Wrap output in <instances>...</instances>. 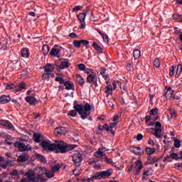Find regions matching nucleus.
Wrapping results in <instances>:
<instances>
[{"mask_svg":"<svg viewBox=\"0 0 182 182\" xmlns=\"http://www.w3.org/2000/svg\"><path fill=\"white\" fill-rule=\"evenodd\" d=\"M169 114H171L172 119H176L177 117V113L174 109H169Z\"/></svg>","mask_w":182,"mask_h":182,"instance_id":"c9c22d12","label":"nucleus"},{"mask_svg":"<svg viewBox=\"0 0 182 182\" xmlns=\"http://www.w3.org/2000/svg\"><path fill=\"white\" fill-rule=\"evenodd\" d=\"M154 66L156 68H160V60L159 58H156L154 60Z\"/></svg>","mask_w":182,"mask_h":182,"instance_id":"79ce46f5","label":"nucleus"},{"mask_svg":"<svg viewBox=\"0 0 182 182\" xmlns=\"http://www.w3.org/2000/svg\"><path fill=\"white\" fill-rule=\"evenodd\" d=\"M11 102V97L9 95H1L0 97V103L1 105H5L6 103H9Z\"/></svg>","mask_w":182,"mask_h":182,"instance_id":"4468645a","label":"nucleus"},{"mask_svg":"<svg viewBox=\"0 0 182 182\" xmlns=\"http://www.w3.org/2000/svg\"><path fill=\"white\" fill-rule=\"evenodd\" d=\"M69 68V60L65 59L60 65V69H66Z\"/></svg>","mask_w":182,"mask_h":182,"instance_id":"4be33fe9","label":"nucleus"},{"mask_svg":"<svg viewBox=\"0 0 182 182\" xmlns=\"http://www.w3.org/2000/svg\"><path fill=\"white\" fill-rule=\"evenodd\" d=\"M51 170L53 172L56 173V171H59L60 170V165L55 164L51 167Z\"/></svg>","mask_w":182,"mask_h":182,"instance_id":"e433bc0d","label":"nucleus"},{"mask_svg":"<svg viewBox=\"0 0 182 182\" xmlns=\"http://www.w3.org/2000/svg\"><path fill=\"white\" fill-rule=\"evenodd\" d=\"M36 159L41 163H43V164H46V158L43 155H41V154H37L36 155Z\"/></svg>","mask_w":182,"mask_h":182,"instance_id":"a211bd4d","label":"nucleus"},{"mask_svg":"<svg viewBox=\"0 0 182 182\" xmlns=\"http://www.w3.org/2000/svg\"><path fill=\"white\" fill-rule=\"evenodd\" d=\"M92 47L97 50V52H99V53H103V49L100 46H98L96 42H93Z\"/></svg>","mask_w":182,"mask_h":182,"instance_id":"a878e982","label":"nucleus"},{"mask_svg":"<svg viewBox=\"0 0 182 182\" xmlns=\"http://www.w3.org/2000/svg\"><path fill=\"white\" fill-rule=\"evenodd\" d=\"M28 160H29V156L27 154L20 155L17 159V161L21 163H25V161H28Z\"/></svg>","mask_w":182,"mask_h":182,"instance_id":"dca6fc26","label":"nucleus"},{"mask_svg":"<svg viewBox=\"0 0 182 182\" xmlns=\"http://www.w3.org/2000/svg\"><path fill=\"white\" fill-rule=\"evenodd\" d=\"M80 43H82L81 40L80 41L75 40L73 41V45H75L76 48H80Z\"/></svg>","mask_w":182,"mask_h":182,"instance_id":"de8ad7c7","label":"nucleus"},{"mask_svg":"<svg viewBox=\"0 0 182 182\" xmlns=\"http://www.w3.org/2000/svg\"><path fill=\"white\" fill-rule=\"evenodd\" d=\"M78 68H79L80 70H86V65H85V64H83V63L79 64Z\"/></svg>","mask_w":182,"mask_h":182,"instance_id":"5fc2aeb1","label":"nucleus"},{"mask_svg":"<svg viewBox=\"0 0 182 182\" xmlns=\"http://www.w3.org/2000/svg\"><path fill=\"white\" fill-rule=\"evenodd\" d=\"M106 131L107 133H111V134H114L115 133L114 131H113V128L109 127V125H107Z\"/></svg>","mask_w":182,"mask_h":182,"instance_id":"09e8293b","label":"nucleus"},{"mask_svg":"<svg viewBox=\"0 0 182 182\" xmlns=\"http://www.w3.org/2000/svg\"><path fill=\"white\" fill-rule=\"evenodd\" d=\"M83 160V156L80 154H75L73 156V161L76 167H79L82 161Z\"/></svg>","mask_w":182,"mask_h":182,"instance_id":"0eeeda50","label":"nucleus"},{"mask_svg":"<svg viewBox=\"0 0 182 182\" xmlns=\"http://www.w3.org/2000/svg\"><path fill=\"white\" fill-rule=\"evenodd\" d=\"M87 83H93L95 87H97V76L90 74L87 77Z\"/></svg>","mask_w":182,"mask_h":182,"instance_id":"1a4fd4ad","label":"nucleus"},{"mask_svg":"<svg viewBox=\"0 0 182 182\" xmlns=\"http://www.w3.org/2000/svg\"><path fill=\"white\" fill-rule=\"evenodd\" d=\"M9 174L14 180H19V178H21V176H23V174H25V171L23 169L20 171L18 169H13L10 171Z\"/></svg>","mask_w":182,"mask_h":182,"instance_id":"39448f33","label":"nucleus"},{"mask_svg":"<svg viewBox=\"0 0 182 182\" xmlns=\"http://www.w3.org/2000/svg\"><path fill=\"white\" fill-rule=\"evenodd\" d=\"M174 139L173 141V146L174 147H176V149H180V147H181V141H180V139H177V138H173Z\"/></svg>","mask_w":182,"mask_h":182,"instance_id":"cd10ccee","label":"nucleus"},{"mask_svg":"<svg viewBox=\"0 0 182 182\" xmlns=\"http://www.w3.org/2000/svg\"><path fill=\"white\" fill-rule=\"evenodd\" d=\"M135 164L136 168V173L137 174H139V173H140L141 170L143 168V163H141V161L137 160Z\"/></svg>","mask_w":182,"mask_h":182,"instance_id":"aec40b11","label":"nucleus"},{"mask_svg":"<svg viewBox=\"0 0 182 182\" xmlns=\"http://www.w3.org/2000/svg\"><path fill=\"white\" fill-rule=\"evenodd\" d=\"M14 146L18 147L19 151H31L32 150V146L31 145L27 144L26 145L25 144L19 141H16L14 143Z\"/></svg>","mask_w":182,"mask_h":182,"instance_id":"20e7f679","label":"nucleus"},{"mask_svg":"<svg viewBox=\"0 0 182 182\" xmlns=\"http://www.w3.org/2000/svg\"><path fill=\"white\" fill-rule=\"evenodd\" d=\"M182 72V65L181 64H178L176 70V74L175 75V77H178Z\"/></svg>","mask_w":182,"mask_h":182,"instance_id":"473e14b6","label":"nucleus"},{"mask_svg":"<svg viewBox=\"0 0 182 182\" xmlns=\"http://www.w3.org/2000/svg\"><path fill=\"white\" fill-rule=\"evenodd\" d=\"M173 93H174V92L169 87L165 93V97L168 100L171 99V97H173Z\"/></svg>","mask_w":182,"mask_h":182,"instance_id":"5701e85b","label":"nucleus"},{"mask_svg":"<svg viewBox=\"0 0 182 182\" xmlns=\"http://www.w3.org/2000/svg\"><path fill=\"white\" fill-rule=\"evenodd\" d=\"M41 137H42V135L40 134H33V139L36 141V143H41Z\"/></svg>","mask_w":182,"mask_h":182,"instance_id":"f704fd0d","label":"nucleus"},{"mask_svg":"<svg viewBox=\"0 0 182 182\" xmlns=\"http://www.w3.org/2000/svg\"><path fill=\"white\" fill-rule=\"evenodd\" d=\"M117 126V122H112L109 124V127L114 129V127Z\"/></svg>","mask_w":182,"mask_h":182,"instance_id":"338daca9","label":"nucleus"},{"mask_svg":"<svg viewBox=\"0 0 182 182\" xmlns=\"http://www.w3.org/2000/svg\"><path fill=\"white\" fill-rule=\"evenodd\" d=\"M117 83L124 92H127V86L126 85V83L123 84L122 87V84L120 83V82H117Z\"/></svg>","mask_w":182,"mask_h":182,"instance_id":"a18cd8bd","label":"nucleus"},{"mask_svg":"<svg viewBox=\"0 0 182 182\" xmlns=\"http://www.w3.org/2000/svg\"><path fill=\"white\" fill-rule=\"evenodd\" d=\"M18 89L16 90V92H21V90H23L25 89V83L21 82L18 85Z\"/></svg>","mask_w":182,"mask_h":182,"instance_id":"58836bf2","label":"nucleus"},{"mask_svg":"<svg viewBox=\"0 0 182 182\" xmlns=\"http://www.w3.org/2000/svg\"><path fill=\"white\" fill-rule=\"evenodd\" d=\"M158 112H159V109L154 108V109L150 110L149 114H151L152 116H154V114H157Z\"/></svg>","mask_w":182,"mask_h":182,"instance_id":"49530a36","label":"nucleus"},{"mask_svg":"<svg viewBox=\"0 0 182 182\" xmlns=\"http://www.w3.org/2000/svg\"><path fill=\"white\" fill-rule=\"evenodd\" d=\"M102 38L104 39L105 42H109V37L107 35L102 34Z\"/></svg>","mask_w":182,"mask_h":182,"instance_id":"e2e57ef3","label":"nucleus"},{"mask_svg":"<svg viewBox=\"0 0 182 182\" xmlns=\"http://www.w3.org/2000/svg\"><path fill=\"white\" fill-rule=\"evenodd\" d=\"M89 11H87L85 13H80L78 16V20L80 22H84L85 19H86V14H88Z\"/></svg>","mask_w":182,"mask_h":182,"instance_id":"b1692460","label":"nucleus"},{"mask_svg":"<svg viewBox=\"0 0 182 182\" xmlns=\"http://www.w3.org/2000/svg\"><path fill=\"white\" fill-rule=\"evenodd\" d=\"M81 43H83L84 46H87L89 41H87V40H81Z\"/></svg>","mask_w":182,"mask_h":182,"instance_id":"69168bd1","label":"nucleus"},{"mask_svg":"<svg viewBox=\"0 0 182 182\" xmlns=\"http://www.w3.org/2000/svg\"><path fill=\"white\" fill-rule=\"evenodd\" d=\"M79 174H80V171H79V169L75 168L73 170V175L74 176H79Z\"/></svg>","mask_w":182,"mask_h":182,"instance_id":"bf43d9fd","label":"nucleus"},{"mask_svg":"<svg viewBox=\"0 0 182 182\" xmlns=\"http://www.w3.org/2000/svg\"><path fill=\"white\" fill-rule=\"evenodd\" d=\"M174 70H176V66L172 65L169 69V75L173 76L174 75Z\"/></svg>","mask_w":182,"mask_h":182,"instance_id":"c03bdc74","label":"nucleus"},{"mask_svg":"<svg viewBox=\"0 0 182 182\" xmlns=\"http://www.w3.org/2000/svg\"><path fill=\"white\" fill-rule=\"evenodd\" d=\"M151 173H153V168H149L146 171H144V175L142 176V180H144L146 176H149Z\"/></svg>","mask_w":182,"mask_h":182,"instance_id":"72a5a7b5","label":"nucleus"},{"mask_svg":"<svg viewBox=\"0 0 182 182\" xmlns=\"http://www.w3.org/2000/svg\"><path fill=\"white\" fill-rule=\"evenodd\" d=\"M59 53H60V50L58 48H52L50 55V56H57V58H60Z\"/></svg>","mask_w":182,"mask_h":182,"instance_id":"6ab92c4d","label":"nucleus"},{"mask_svg":"<svg viewBox=\"0 0 182 182\" xmlns=\"http://www.w3.org/2000/svg\"><path fill=\"white\" fill-rule=\"evenodd\" d=\"M57 147L60 150V153H67V151H70L77 147L76 144H65L63 141H58L57 142Z\"/></svg>","mask_w":182,"mask_h":182,"instance_id":"f257e3e1","label":"nucleus"},{"mask_svg":"<svg viewBox=\"0 0 182 182\" xmlns=\"http://www.w3.org/2000/svg\"><path fill=\"white\" fill-rule=\"evenodd\" d=\"M59 141H55V144H50V141H43L40 146H41L44 150H49V151H53L55 150H58V142Z\"/></svg>","mask_w":182,"mask_h":182,"instance_id":"f03ea898","label":"nucleus"},{"mask_svg":"<svg viewBox=\"0 0 182 182\" xmlns=\"http://www.w3.org/2000/svg\"><path fill=\"white\" fill-rule=\"evenodd\" d=\"M70 38H73V39H76L77 38V35L75 33H71L69 35Z\"/></svg>","mask_w":182,"mask_h":182,"instance_id":"680f3d73","label":"nucleus"},{"mask_svg":"<svg viewBox=\"0 0 182 182\" xmlns=\"http://www.w3.org/2000/svg\"><path fill=\"white\" fill-rule=\"evenodd\" d=\"M64 86L66 90H75V85L70 81H65L64 82Z\"/></svg>","mask_w":182,"mask_h":182,"instance_id":"2eb2a0df","label":"nucleus"},{"mask_svg":"<svg viewBox=\"0 0 182 182\" xmlns=\"http://www.w3.org/2000/svg\"><path fill=\"white\" fill-rule=\"evenodd\" d=\"M77 114L76 109H72L70 111L68 116H71V117H75Z\"/></svg>","mask_w":182,"mask_h":182,"instance_id":"37998d69","label":"nucleus"},{"mask_svg":"<svg viewBox=\"0 0 182 182\" xmlns=\"http://www.w3.org/2000/svg\"><path fill=\"white\" fill-rule=\"evenodd\" d=\"M110 90H112V85H108L105 87V93L107 95H109V93H110Z\"/></svg>","mask_w":182,"mask_h":182,"instance_id":"603ef678","label":"nucleus"},{"mask_svg":"<svg viewBox=\"0 0 182 182\" xmlns=\"http://www.w3.org/2000/svg\"><path fill=\"white\" fill-rule=\"evenodd\" d=\"M29 49L28 48H23L21 50V56L22 58H29Z\"/></svg>","mask_w":182,"mask_h":182,"instance_id":"393cba45","label":"nucleus"},{"mask_svg":"<svg viewBox=\"0 0 182 182\" xmlns=\"http://www.w3.org/2000/svg\"><path fill=\"white\" fill-rule=\"evenodd\" d=\"M25 100L27 103H29L31 106H36L38 100L33 96H28L25 98Z\"/></svg>","mask_w":182,"mask_h":182,"instance_id":"f8f14e48","label":"nucleus"},{"mask_svg":"<svg viewBox=\"0 0 182 182\" xmlns=\"http://www.w3.org/2000/svg\"><path fill=\"white\" fill-rule=\"evenodd\" d=\"M54 133H55V136H59V134H60V135L66 134V133H68V129H66V128H65L63 127H57L54 130Z\"/></svg>","mask_w":182,"mask_h":182,"instance_id":"9b49d317","label":"nucleus"},{"mask_svg":"<svg viewBox=\"0 0 182 182\" xmlns=\"http://www.w3.org/2000/svg\"><path fill=\"white\" fill-rule=\"evenodd\" d=\"M94 156L97 157V159H102H102H104L106 154H105V152L98 149L97 151L95 152Z\"/></svg>","mask_w":182,"mask_h":182,"instance_id":"412c9836","label":"nucleus"},{"mask_svg":"<svg viewBox=\"0 0 182 182\" xmlns=\"http://www.w3.org/2000/svg\"><path fill=\"white\" fill-rule=\"evenodd\" d=\"M103 160H105V163H107V164H112V163H113V159L107 158L106 155L104 156Z\"/></svg>","mask_w":182,"mask_h":182,"instance_id":"a19ab883","label":"nucleus"},{"mask_svg":"<svg viewBox=\"0 0 182 182\" xmlns=\"http://www.w3.org/2000/svg\"><path fill=\"white\" fill-rule=\"evenodd\" d=\"M101 75L103 77H105V79H109V75H106L105 70L101 72Z\"/></svg>","mask_w":182,"mask_h":182,"instance_id":"4d7b16f0","label":"nucleus"},{"mask_svg":"<svg viewBox=\"0 0 182 182\" xmlns=\"http://www.w3.org/2000/svg\"><path fill=\"white\" fill-rule=\"evenodd\" d=\"M170 157L171 159H175V160H178V155L176 153H172L171 155H170Z\"/></svg>","mask_w":182,"mask_h":182,"instance_id":"3c124183","label":"nucleus"},{"mask_svg":"<svg viewBox=\"0 0 182 182\" xmlns=\"http://www.w3.org/2000/svg\"><path fill=\"white\" fill-rule=\"evenodd\" d=\"M46 177H48V178H52L55 176V172H53V171L46 172Z\"/></svg>","mask_w":182,"mask_h":182,"instance_id":"4c0bfd02","label":"nucleus"},{"mask_svg":"<svg viewBox=\"0 0 182 182\" xmlns=\"http://www.w3.org/2000/svg\"><path fill=\"white\" fill-rule=\"evenodd\" d=\"M151 130H154V136H155V137H156L157 139H161V129L151 128Z\"/></svg>","mask_w":182,"mask_h":182,"instance_id":"f3484780","label":"nucleus"},{"mask_svg":"<svg viewBox=\"0 0 182 182\" xmlns=\"http://www.w3.org/2000/svg\"><path fill=\"white\" fill-rule=\"evenodd\" d=\"M143 139V134H138L136 135V140H138V141H140V140Z\"/></svg>","mask_w":182,"mask_h":182,"instance_id":"052dcab7","label":"nucleus"},{"mask_svg":"<svg viewBox=\"0 0 182 182\" xmlns=\"http://www.w3.org/2000/svg\"><path fill=\"white\" fill-rule=\"evenodd\" d=\"M132 153H134V154H136L138 156H140V154H141V148L139 147V146H136L134 147L132 150Z\"/></svg>","mask_w":182,"mask_h":182,"instance_id":"c85d7f7f","label":"nucleus"},{"mask_svg":"<svg viewBox=\"0 0 182 182\" xmlns=\"http://www.w3.org/2000/svg\"><path fill=\"white\" fill-rule=\"evenodd\" d=\"M112 173L113 170L107 169V171L97 172L93 178H95V180H100V178H107L110 177Z\"/></svg>","mask_w":182,"mask_h":182,"instance_id":"7ed1b4c3","label":"nucleus"},{"mask_svg":"<svg viewBox=\"0 0 182 182\" xmlns=\"http://www.w3.org/2000/svg\"><path fill=\"white\" fill-rule=\"evenodd\" d=\"M141 52L139 49L134 50L133 56L134 59H139L140 58Z\"/></svg>","mask_w":182,"mask_h":182,"instance_id":"7c9ffc66","label":"nucleus"},{"mask_svg":"<svg viewBox=\"0 0 182 182\" xmlns=\"http://www.w3.org/2000/svg\"><path fill=\"white\" fill-rule=\"evenodd\" d=\"M55 82H59L60 85H65V80L60 77H56Z\"/></svg>","mask_w":182,"mask_h":182,"instance_id":"ea45409f","label":"nucleus"},{"mask_svg":"<svg viewBox=\"0 0 182 182\" xmlns=\"http://www.w3.org/2000/svg\"><path fill=\"white\" fill-rule=\"evenodd\" d=\"M44 71L46 72V75H50L52 70L48 67H46Z\"/></svg>","mask_w":182,"mask_h":182,"instance_id":"13d9d810","label":"nucleus"},{"mask_svg":"<svg viewBox=\"0 0 182 182\" xmlns=\"http://www.w3.org/2000/svg\"><path fill=\"white\" fill-rule=\"evenodd\" d=\"M151 119V117L149 115H146L145 117V122L146 123H149V122H150V119Z\"/></svg>","mask_w":182,"mask_h":182,"instance_id":"774afa93","label":"nucleus"},{"mask_svg":"<svg viewBox=\"0 0 182 182\" xmlns=\"http://www.w3.org/2000/svg\"><path fill=\"white\" fill-rule=\"evenodd\" d=\"M50 48L48 45H43V53L44 56H46L49 53Z\"/></svg>","mask_w":182,"mask_h":182,"instance_id":"c756f323","label":"nucleus"},{"mask_svg":"<svg viewBox=\"0 0 182 182\" xmlns=\"http://www.w3.org/2000/svg\"><path fill=\"white\" fill-rule=\"evenodd\" d=\"M82 8L83 7H82V6H75L73 8V12H75V11H80V10H82Z\"/></svg>","mask_w":182,"mask_h":182,"instance_id":"6e6d98bb","label":"nucleus"},{"mask_svg":"<svg viewBox=\"0 0 182 182\" xmlns=\"http://www.w3.org/2000/svg\"><path fill=\"white\" fill-rule=\"evenodd\" d=\"M23 176L26 177L28 182H38V177L32 170H28L26 173L24 172Z\"/></svg>","mask_w":182,"mask_h":182,"instance_id":"423d86ee","label":"nucleus"},{"mask_svg":"<svg viewBox=\"0 0 182 182\" xmlns=\"http://www.w3.org/2000/svg\"><path fill=\"white\" fill-rule=\"evenodd\" d=\"M77 82L80 85V86L83 87V85H85V79H83V77H82V76H80V75H77Z\"/></svg>","mask_w":182,"mask_h":182,"instance_id":"bb28decb","label":"nucleus"},{"mask_svg":"<svg viewBox=\"0 0 182 182\" xmlns=\"http://www.w3.org/2000/svg\"><path fill=\"white\" fill-rule=\"evenodd\" d=\"M0 124L1 126H4L6 129H8L9 130H15V127H14V125H12V123L8 120H0Z\"/></svg>","mask_w":182,"mask_h":182,"instance_id":"9d476101","label":"nucleus"},{"mask_svg":"<svg viewBox=\"0 0 182 182\" xmlns=\"http://www.w3.org/2000/svg\"><path fill=\"white\" fill-rule=\"evenodd\" d=\"M6 90H11V89H15V85L14 84L7 85L6 86Z\"/></svg>","mask_w":182,"mask_h":182,"instance_id":"8fccbe9b","label":"nucleus"},{"mask_svg":"<svg viewBox=\"0 0 182 182\" xmlns=\"http://www.w3.org/2000/svg\"><path fill=\"white\" fill-rule=\"evenodd\" d=\"M145 150L149 156H151V154L156 153V149L154 148H146Z\"/></svg>","mask_w":182,"mask_h":182,"instance_id":"2f4dec72","label":"nucleus"},{"mask_svg":"<svg viewBox=\"0 0 182 182\" xmlns=\"http://www.w3.org/2000/svg\"><path fill=\"white\" fill-rule=\"evenodd\" d=\"M84 115L82 116V119L85 120V119H87L90 115V110H92V105L89 103H86L84 105Z\"/></svg>","mask_w":182,"mask_h":182,"instance_id":"6e6552de","label":"nucleus"},{"mask_svg":"<svg viewBox=\"0 0 182 182\" xmlns=\"http://www.w3.org/2000/svg\"><path fill=\"white\" fill-rule=\"evenodd\" d=\"M107 126H108L107 124H105V125H103V126L100 125V126L98 127V129H99L100 130H101V131L107 130Z\"/></svg>","mask_w":182,"mask_h":182,"instance_id":"864d4df0","label":"nucleus"},{"mask_svg":"<svg viewBox=\"0 0 182 182\" xmlns=\"http://www.w3.org/2000/svg\"><path fill=\"white\" fill-rule=\"evenodd\" d=\"M155 127L157 129H161V123L160 122H156L155 123Z\"/></svg>","mask_w":182,"mask_h":182,"instance_id":"0e129e2a","label":"nucleus"},{"mask_svg":"<svg viewBox=\"0 0 182 182\" xmlns=\"http://www.w3.org/2000/svg\"><path fill=\"white\" fill-rule=\"evenodd\" d=\"M74 109L80 114L81 119L82 116H85L83 107L81 105H74Z\"/></svg>","mask_w":182,"mask_h":182,"instance_id":"ddd939ff","label":"nucleus"}]
</instances>
